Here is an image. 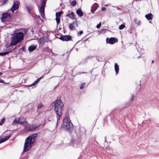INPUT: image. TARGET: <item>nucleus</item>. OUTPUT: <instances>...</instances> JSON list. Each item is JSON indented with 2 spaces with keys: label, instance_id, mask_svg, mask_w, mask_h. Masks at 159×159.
Instances as JSON below:
<instances>
[{
  "label": "nucleus",
  "instance_id": "obj_46",
  "mask_svg": "<svg viewBox=\"0 0 159 159\" xmlns=\"http://www.w3.org/2000/svg\"><path fill=\"white\" fill-rule=\"evenodd\" d=\"M3 73L2 72H0V76L2 75Z\"/></svg>",
  "mask_w": 159,
  "mask_h": 159
},
{
  "label": "nucleus",
  "instance_id": "obj_36",
  "mask_svg": "<svg viewBox=\"0 0 159 159\" xmlns=\"http://www.w3.org/2000/svg\"><path fill=\"white\" fill-rule=\"evenodd\" d=\"M83 33V32L82 31H80L78 33V36H80Z\"/></svg>",
  "mask_w": 159,
  "mask_h": 159
},
{
  "label": "nucleus",
  "instance_id": "obj_2",
  "mask_svg": "<svg viewBox=\"0 0 159 159\" xmlns=\"http://www.w3.org/2000/svg\"><path fill=\"white\" fill-rule=\"evenodd\" d=\"M54 111L57 115L59 117L62 116V112L63 110V104L60 99H57L55 102Z\"/></svg>",
  "mask_w": 159,
  "mask_h": 159
},
{
  "label": "nucleus",
  "instance_id": "obj_45",
  "mask_svg": "<svg viewBox=\"0 0 159 159\" xmlns=\"http://www.w3.org/2000/svg\"><path fill=\"white\" fill-rule=\"evenodd\" d=\"M86 72H79L78 73V74H79V75H80L81 74H83V73H86Z\"/></svg>",
  "mask_w": 159,
  "mask_h": 159
},
{
  "label": "nucleus",
  "instance_id": "obj_38",
  "mask_svg": "<svg viewBox=\"0 0 159 159\" xmlns=\"http://www.w3.org/2000/svg\"><path fill=\"white\" fill-rule=\"evenodd\" d=\"M101 26V23H99L96 26V27L97 28H99Z\"/></svg>",
  "mask_w": 159,
  "mask_h": 159
},
{
  "label": "nucleus",
  "instance_id": "obj_17",
  "mask_svg": "<svg viewBox=\"0 0 159 159\" xmlns=\"http://www.w3.org/2000/svg\"><path fill=\"white\" fill-rule=\"evenodd\" d=\"M36 46L35 45H32L29 47L28 50L29 52H31L35 49L36 48Z\"/></svg>",
  "mask_w": 159,
  "mask_h": 159
},
{
  "label": "nucleus",
  "instance_id": "obj_44",
  "mask_svg": "<svg viewBox=\"0 0 159 159\" xmlns=\"http://www.w3.org/2000/svg\"><path fill=\"white\" fill-rule=\"evenodd\" d=\"M138 25H139L140 24V21H139L138 23H137Z\"/></svg>",
  "mask_w": 159,
  "mask_h": 159
},
{
  "label": "nucleus",
  "instance_id": "obj_51",
  "mask_svg": "<svg viewBox=\"0 0 159 159\" xmlns=\"http://www.w3.org/2000/svg\"><path fill=\"white\" fill-rule=\"evenodd\" d=\"M105 142L106 141V137H105Z\"/></svg>",
  "mask_w": 159,
  "mask_h": 159
},
{
  "label": "nucleus",
  "instance_id": "obj_49",
  "mask_svg": "<svg viewBox=\"0 0 159 159\" xmlns=\"http://www.w3.org/2000/svg\"><path fill=\"white\" fill-rule=\"evenodd\" d=\"M154 62V60H152V64H153Z\"/></svg>",
  "mask_w": 159,
  "mask_h": 159
},
{
  "label": "nucleus",
  "instance_id": "obj_25",
  "mask_svg": "<svg viewBox=\"0 0 159 159\" xmlns=\"http://www.w3.org/2000/svg\"><path fill=\"white\" fill-rule=\"evenodd\" d=\"M20 119H21L20 121H21L22 122H23L24 124H27V122L26 121V119L24 117H21L20 118Z\"/></svg>",
  "mask_w": 159,
  "mask_h": 159
},
{
  "label": "nucleus",
  "instance_id": "obj_41",
  "mask_svg": "<svg viewBox=\"0 0 159 159\" xmlns=\"http://www.w3.org/2000/svg\"><path fill=\"white\" fill-rule=\"evenodd\" d=\"M0 82L1 83H4V81L1 79H0Z\"/></svg>",
  "mask_w": 159,
  "mask_h": 159
},
{
  "label": "nucleus",
  "instance_id": "obj_1",
  "mask_svg": "<svg viewBox=\"0 0 159 159\" xmlns=\"http://www.w3.org/2000/svg\"><path fill=\"white\" fill-rule=\"evenodd\" d=\"M37 136V134L34 133L30 135L26 138L24 144L23 152H27L30 149L35 141V139Z\"/></svg>",
  "mask_w": 159,
  "mask_h": 159
},
{
  "label": "nucleus",
  "instance_id": "obj_16",
  "mask_svg": "<svg viewBox=\"0 0 159 159\" xmlns=\"http://www.w3.org/2000/svg\"><path fill=\"white\" fill-rule=\"evenodd\" d=\"M153 16L151 13L147 14L145 15V17L148 20H150L152 19Z\"/></svg>",
  "mask_w": 159,
  "mask_h": 159
},
{
  "label": "nucleus",
  "instance_id": "obj_37",
  "mask_svg": "<svg viewBox=\"0 0 159 159\" xmlns=\"http://www.w3.org/2000/svg\"><path fill=\"white\" fill-rule=\"evenodd\" d=\"M134 95H132V97H131V98L130 99V101H133L134 100Z\"/></svg>",
  "mask_w": 159,
  "mask_h": 159
},
{
  "label": "nucleus",
  "instance_id": "obj_27",
  "mask_svg": "<svg viewBox=\"0 0 159 159\" xmlns=\"http://www.w3.org/2000/svg\"><path fill=\"white\" fill-rule=\"evenodd\" d=\"M125 27V25L124 24H121V25L119 27V29L120 30H121L123 29Z\"/></svg>",
  "mask_w": 159,
  "mask_h": 159
},
{
  "label": "nucleus",
  "instance_id": "obj_26",
  "mask_svg": "<svg viewBox=\"0 0 159 159\" xmlns=\"http://www.w3.org/2000/svg\"><path fill=\"white\" fill-rule=\"evenodd\" d=\"M77 3L76 1L75 0H74L71 2H70V5L73 7H74L75 6Z\"/></svg>",
  "mask_w": 159,
  "mask_h": 159
},
{
  "label": "nucleus",
  "instance_id": "obj_48",
  "mask_svg": "<svg viewBox=\"0 0 159 159\" xmlns=\"http://www.w3.org/2000/svg\"><path fill=\"white\" fill-rule=\"evenodd\" d=\"M141 56H139L137 58H138V59H139V58H141Z\"/></svg>",
  "mask_w": 159,
  "mask_h": 159
},
{
  "label": "nucleus",
  "instance_id": "obj_43",
  "mask_svg": "<svg viewBox=\"0 0 159 159\" xmlns=\"http://www.w3.org/2000/svg\"><path fill=\"white\" fill-rule=\"evenodd\" d=\"M105 30H106V29H102L101 30V31L102 32H105Z\"/></svg>",
  "mask_w": 159,
  "mask_h": 159
},
{
  "label": "nucleus",
  "instance_id": "obj_33",
  "mask_svg": "<svg viewBox=\"0 0 159 159\" xmlns=\"http://www.w3.org/2000/svg\"><path fill=\"white\" fill-rule=\"evenodd\" d=\"M85 85V84L84 83H83L81 84V85L80 87V89H82L84 87V86Z\"/></svg>",
  "mask_w": 159,
  "mask_h": 159
},
{
  "label": "nucleus",
  "instance_id": "obj_13",
  "mask_svg": "<svg viewBox=\"0 0 159 159\" xmlns=\"http://www.w3.org/2000/svg\"><path fill=\"white\" fill-rule=\"evenodd\" d=\"M20 120L21 119H20V118L18 119H15L12 122V124H14L16 123L21 125H23V122L20 121Z\"/></svg>",
  "mask_w": 159,
  "mask_h": 159
},
{
  "label": "nucleus",
  "instance_id": "obj_11",
  "mask_svg": "<svg viewBox=\"0 0 159 159\" xmlns=\"http://www.w3.org/2000/svg\"><path fill=\"white\" fill-rule=\"evenodd\" d=\"M10 17V14L8 12L4 13L2 14V17L1 18V20L3 21H5L7 18Z\"/></svg>",
  "mask_w": 159,
  "mask_h": 159
},
{
  "label": "nucleus",
  "instance_id": "obj_9",
  "mask_svg": "<svg viewBox=\"0 0 159 159\" xmlns=\"http://www.w3.org/2000/svg\"><path fill=\"white\" fill-rule=\"evenodd\" d=\"M71 37L69 35H65L61 36L59 39L63 41H68L71 40Z\"/></svg>",
  "mask_w": 159,
  "mask_h": 159
},
{
  "label": "nucleus",
  "instance_id": "obj_40",
  "mask_svg": "<svg viewBox=\"0 0 159 159\" xmlns=\"http://www.w3.org/2000/svg\"><path fill=\"white\" fill-rule=\"evenodd\" d=\"M95 10H94L93 8H91V12L92 13H94V11H95Z\"/></svg>",
  "mask_w": 159,
  "mask_h": 159
},
{
  "label": "nucleus",
  "instance_id": "obj_19",
  "mask_svg": "<svg viewBox=\"0 0 159 159\" xmlns=\"http://www.w3.org/2000/svg\"><path fill=\"white\" fill-rule=\"evenodd\" d=\"M76 12L78 16L80 17L82 16L83 15V13L80 9H78L76 11Z\"/></svg>",
  "mask_w": 159,
  "mask_h": 159
},
{
  "label": "nucleus",
  "instance_id": "obj_20",
  "mask_svg": "<svg viewBox=\"0 0 159 159\" xmlns=\"http://www.w3.org/2000/svg\"><path fill=\"white\" fill-rule=\"evenodd\" d=\"M74 13L73 12H71L70 13L67 14L66 16L69 17L72 19H75Z\"/></svg>",
  "mask_w": 159,
  "mask_h": 159
},
{
  "label": "nucleus",
  "instance_id": "obj_8",
  "mask_svg": "<svg viewBox=\"0 0 159 159\" xmlns=\"http://www.w3.org/2000/svg\"><path fill=\"white\" fill-rule=\"evenodd\" d=\"M106 42L111 44H112L118 42V39L113 37H111L109 39L108 38L106 39Z\"/></svg>",
  "mask_w": 159,
  "mask_h": 159
},
{
  "label": "nucleus",
  "instance_id": "obj_24",
  "mask_svg": "<svg viewBox=\"0 0 159 159\" xmlns=\"http://www.w3.org/2000/svg\"><path fill=\"white\" fill-rule=\"evenodd\" d=\"M98 5L97 3H95L92 7V8L96 10L98 7Z\"/></svg>",
  "mask_w": 159,
  "mask_h": 159
},
{
  "label": "nucleus",
  "instance_id": "obj_28",
  "mask_svg": "<svg viewBox=\"0 0 159 159\" xmlns=\"http://www.w3.org/2000/svg\"><path fill=\"white\" fill-rule=\"evenodd\" d=\"M9 53L8 52H4L2 53L0 52V55L2 56H5Z\"/></svg>",
  "mask_w": 159,
  "mask_h": 159
},
{
  "label": "nucleus",
  "instance_id": "obj_22",
  "mask_svg": "<svg viewBox=\"0 0 159 159\" xmlns=\"http://www.w3.org/2000/svg\"><path fill=\"white\" fill-rule=\"evenodd\" d=\"M46 42L45 38H41L39 40V43L42 45L43 44Z\"/></svg>",
  "mask_w": 159,
  "mask_h": 159
},
{
  "label": "nucleus",
  "instance_id": "obj_18",
  "mask_svg": "<svg viewBox=\"0 0 159 159\" xmlns=\"http://www.w3.org/2000/svg\"><path fill=\"white\" fill-rule=\"evenodd\" d=\"M43 78V76H42L40 78H38L37 79L35 80L34 82H33L32 84L31 85H29V86L31 87L32 86H34L36 84H37L40 80Z\"/></svg>",
  "mask_w": 159,
  "mask_h": 159
},
{
  "label": "nucleus",
  "instance_id": "obj_32",
  "mask_svg": "<svg viewBox=\"0 0 159 159\" xmlns=\"http://www.w3.org/2000/svg\"><path fill=\"white\" fill-rule=\"evenodd\" d=\"M5 121V118H3L2 119V120H1V122H0V125H2L4 122Z\"/></svg>",
  "mask_w": 159,
  "mask_h": 159
},
{
  "label": "nucleus",
  "instance_id": "obj_29",
  "mask_svg": "<svg viewBox=\"0 0 159 159\" xmlns=\"http://www.w3.org/2000/svg\"><path fill=\"white\" fill-rule=\"evenodd\" d=\"M61 12H56V17H60L61 14Z\"/></svg>",
  "mask_w": 159,
  "mask_h": 159
},
{
  "label": "nucleus",
  "instance_id": "obj_10",
  "mask_svg": "<svg viewBox=\"0 0 159 159\" xmlns=\"http://www.w3.org/2000/svg\"><path fill=\"white\" fill-rule=\"evenodd\" d=\"M19 2L18 1L14 2L12 7L11 8V12H13L15 11L18 9L19 8Z\"/></svg>",
  "mask_w": 159,
  "mask_h": 159
},
{
  "label": "nucleus",
  "instance_id": "obj_21",
  "mask_svg": "<svg viewBox=\"0 0 159 159\" xmlns=\"http://www.w3.org/2000/svg\"><path fill=\"white\" fill-rule=\"evenodd\" d=\"M115 70L116 74H117L119 72V66L116 63H115Z\"/></svg>",
  "mask_w": 159,
  "mask_h": 159
},
{
  "label": "nucleus",
  "instance_id": "obj_34",
  "mask_svg": "<svg viewBox=\"0 0 159 159\" xmlns=\"http://www.w3.org/2000/svg\"><path fill=\"white\" fill-rule=\"evenodd\" d=\"M42 103H39L38 105V106H37L38 108L39 109V108H41L42 106Z\"/></svg>",
  "mask_w": 159,
  "mask_h": 159
},
{
  "label": "nucleus",
  "instance_id": "obj_31",
  "mask_svg": "<svg viewBox=\"0 0 159 159\" xmlns=\"http://www.w3.org/2000/svg\"><path fill=\"white\" fill-rule=\"evenodd\" d=\"M27 10H28V12H29V14H30V15L31 16L32 14H33V13H32L31 12H30V10L31 9V8L30 7H27Z\"/></svg>",
  "mask_w": 159,
  "mask_h": 159
},
{
  "label": "nucleus",
  "instance_id": "obj_5",
  "mask_svg": "<svg viewBox=\"0 0 159 159\" xmlns=\"http://www.w3.org/2000/svg\"><path fill=\"white\" fill-rule=\"evenodd\" d=\"M76 133L78 138L80 139L82 137L85 138L86 137V130L84 127H80L79 128V130L77 131Z\"/></svg>",
  "mask_w": 159,
  "mask_h": 159
},
{
  "label": "nucleus",
  "instance_id": "obj_12",
  "mask_svg": "<svg viewBox=\"0 0 159 159\" xmlns=\"http://www.w3.org/2000/svg\"><path fill=\"white\" fill-rule=\"evenodd\" d=\"M81 142V139L78 138L77 140L73 141V146L75 148L78 147L80 145Z\"/></svg>",
  "mask_w": 159,
  "mask_h": 159
},
{
  "label": "nucleus",
  "instance_id": "obj_14",
  "mask_svg": "<svg viewBox=\"0 0 159 159\" xmlns=\"http://www.w3.org/2000/svg\"><path fill=\"white\" fill-rule=\"evenodd\" d=\"M11 135L10 134L5 137L4 138L0 139V144L3 143L9 139Z\"/></svg>",
  "mask_w": 159,
  "mask_h": 159
},
{
  "label": "nucleus",
  "instance_id": "obj_4",
  "mask_svg": "<svg viewBox=\"0 0 159 159\" xmlns=\"http://www.w3.org/2000/svg\"><path fill=\"white\" fill-rule=\"evenodd\" d=\"M61 127L67 130L70 131L72 129V124L69 117H67L63 119Z\"/></svg>",
  "mask_w": 159,
  "mask_h": 159
},
{
  "label": "nucleus",
  "instance_id": "obj_35",
  "mask_svg": "<svg viewBox=\"0 0 159 159\" xmlns=\"http://www.w3.org/2000/svg\"><path fill=\"white\" fill-rule=\"evenodd\" d=\"M96 59L99 61H102V59L101 58L99 57H97L96 58Z\"/></svg>",
  "mask_w": 159,
  "mask_h": 159
},
{
  "label": "nucleus",
  "instance_id": "obj_6",
  "mask_svg": "<svg viewBox=\"0 0 159 159\" xmlns=\"http://www.w3.org/2000/svg\"><path fill=\"white\" fill-rule=\"evenodd\" d=\"M47 0H42L41 6L40 8V12L41 15L43 19L45 18L44 8L45 6Z\"/></svg>",
  "mask_w": 159,
  "mask_h": 159
},
{
  "label": "nucleus",
  "instance_id": "obj_42",
  "mask_svg": "<svg viewBox=\"0 0 159 159\" xmlns=\"http://www.w3.org/2000/svg\"><path fill=\"white\" fill-rule=\"evenodd\" d=\"M24 50V48H21L19 49V51H20V50L23 51Z\"/></svg>",
  "mask_w": 159,
  "mask_h": 159
},
{
  "label": "nucleus",
  "instance_id": "obj_47",
  "mask_svg": "<svg viewBox=\"0 0 159 159\" xmlns=\"http://www.w3.org/2000/svg\"><path fill=\"white\" fill-rule=\"evenodd\" d=\"M60 120V118H57V122H58V120Z\"/></svg>",
  "mask_w": 159,
  "mask_h": 159
},
{
  "label": "nucleus",
  "instance_id": "obj_30",
  "mask_svg": "<svg viewBox=\"0 0 159 159\" xmlns=\"http://www.w3.org/2000/svg\"><path fill=\"white\" fill-rule=\"evenodd\" d=\"M56 20L57 22V24H59L60 23V17H56Z\"/></svg>",
  "mask_w": 159,
  "mask_h": 159
},
{
  "label": "nucleus",
  "instance_id": "obj_3",
  "mask_svg": "<svg viewBox=\"0 0 159 159\" xmlns=\"http://www.w3.org/2000/svg\"><path fill=\"white\" fill-rule=\"evenodd\" d=\"M23 39V34L22 32L16 33L11 38V45H15Z\"/></svg>",
  "mask_w": 159,
  "mask_h": 159
},
{
  "label": "nucleus",
  "instance_id": "obj_39",
  "mask_svg": "<svg viewBox=\"0 0 159 159\" xmlns=\"http://www.w3.org/2000/svg\"><path fill=\"white\" fill-rule=\"evenodd\" d=\"M106 10V8L105 7H102L101 8V10L102 11H105Z\"/></svg>",
  "mask_w": 159,
  "mask_h": 159
},
{
  "label": "nucleus",
  "instance_id": "obj_15",
  "mask_svg": "<svg viewBox=\"0 0 159 159\" xmlns=\"http://www.w3.org/2000/svg\"><path fill=\"white\" fill-rule=\"evenodd\" d=\"M75 25H76V26L77 25V24L76 21L73 22L72 23L70 24L69 26L70 29L71 30H73L74 28L75 27Z\"/></svg>",
  "mask_w": 159,
  "mask_h": 159
},
{
  "label": "nucleus",
  "instance_id": "obj_23",
  "mask_svg": "<svg viewBox=\"0 0 159 159\" xmlns=\"http://www.w3.org/2000/svg\"><path fill=\"white\" fill-rule=\"evenodd\" d=\"M31 16L33 17V18L34 19H37V20H39L40 17L39 16H36L35 14L33 13L32 14Z\"/></svg>",
  "mask_w": 159,
  "mask_h": 159
},
{
  "label": "nucleus",
  "instance_id": "obj_7",
  "mask_svg": "<svg viewBox=\"0 0 159 159\" xmlns=\"http://www.w3.org/2000/svg\"><path fill=\"white\" fill-rule=\"evenodd\" d=\"M39 126L40 125L36 126V125H34L33 124L30 125L28 123H27V127L28 130L29 131H34L35 129Z\"/></svg>",
  "mask_w": 159,
  "mask_h": 159
},
{
  "label": "nucleus",
  "instance_id": "obj_50",
  "mask_svg": "<svg viewBox=\"0 0 159 159\" xmlns=\"http://www.w3.org/2000/svg\"><path fill=\"white\" fill-rule=\"evenodd\" d=\"M70 12V10H69L68 11V13H69Z\"/></svg>",
  "mask_w": 159,
  "mask_h": 159
}]
</instances>
